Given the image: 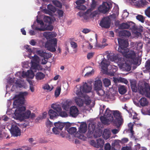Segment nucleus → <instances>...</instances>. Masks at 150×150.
Returning <instances> with one entry per match:
<instances>
[{"label": "nucleus", "instance_id": "57", "mask_svg": "<svg viewBox=\"0 0 150 150\" xmlns=\"http://www.w3.org/2000/svg\"><path fill=\"white\" fill-rule=\"evenodd\" d=\"M77 8L81 10H84L86 9V7L83 5H79L76 6Z\"/></svg>", "mask_w": 150, "mask_h": 150}, {"label": "nucleus", "instance_id": "23", "mask_svg": "<svg viewBox=\"0 0 150 150\" xmlns=\"http://www.w3.org/2000/svg\"><path fill=\"white\" fill-rule=\"evenodd\" d=\"M136 2V4H135L139 7H142L146 6L147 3L146 0L138 1Z\"/></svg>", "mask_w": 150, "mask_h": 150}, {"label": "nucleus", "instance_id": "34", "mask_svg": "<svg viewBox=\"0 0 150 150\" xmlns=\"http://www.w3.org/2000/svg\"><path fill=\"white\" fill-rule=\"evenodd\" d=\"M70 103L69 101H67L63 104L62 107L65 110L67 111L69 108H70Z\"/></svg>", "mask_w": 150, "mask_h": 150}, {"label": "nucleus", "instance_id": "46", "mask_svg": "<svg viewBox=\"0 0 150 150\" xmlns=\"http://www.w3.org/2000/svg\"><path fill=\"white\" fill-rule=\"evenodd\" d=\"M136 19L142 23L144 22L145 18L144 16L141 15H139L136 16Z\"/></svg>", "mask_w": 150, "mask_h": 150}, {"label": "nucleus", "instance_id": "6", "mask_svg": "<svg viewBox=\"0 0 150 150\" xmlns=\"http://www.w3.org/2000/svg\"><path fill=\"white\" fill-rule=\"evenodd\" d=\"M52 108L55 110L59 113V115L62 117H67L68 116V115L65 111H62V108L59 105H57L55 104H53L52 105Z\"/></svg>", "mask_w": 150, "mask_h": 150}, {"label": "nucleus", "instance_id": "7", "mask_svg": "<svg viewBox=\"0 0 150 150\" xmlns=\"http://www.w3.org/2000/svg\"><path fill=\"white\" fill-rule=\"evenodd\" d=\"M110 19L108 17H104L100 21L99 25L103 28H108L110 27Z\"/></svg>", "mask_w": 150, "mask_h": 150}, {"label": "nucleus", "instance_id": "31", "mask_svg": "<svg viewBox=\"0 0 150 150\" xmlns=\"http://www.w3.org/2000/svg\"><path fill=\"white\" fill-rule=\"evenodd\" d=\"M118 91L120 94L123 95L126 92L127 90L125 86H121L119 87Z\"/></svg>", "mask_w": 150, "mask_h": 150}, {"label": "nucleus", "instance_id": "1", "mask_svg": "<svg viewBox=\"0 0 150 150\" xmlns=\"http://www.w3.org/2000/svg\"><path fill=\"white\" fill-rule=\"evenodd\" d=\"M138 89L141 94L150 98V87L148 83L145 82L144 84L139 85Z\"/></svg>", "mask_w": 150, "mask_h": 150}, {"label": "nucleus", "instance_id": "61", "mask_svg": "<svg viewBox=\"0 0 150 150\" xmlns=\"http://www.w3.org/2000/svg\"><path fill=\"white\" fill-rule=\"evenodd\" d=\"M53 27L52 25H48L46 28H44L45 30H49L52 31L53 29Z\"/></svg>", "mask_w": 150, "mask_h": 150}, {"label": "nucleus", "instance_id": "44", "mask_svg": "<svg viewBox=\"0 0 150 150\" xmlns=\"http://www.w3.org/2000/svg\"><path fill=\"white\" fill-rule=\"evenodd\" d=\"M32 64L31 67V69H38V67L39 66V65L36 62L31 61Z\"/></svg>", "mask_w": 150, "mask_h": 150}, {"label": "nucleus", "instance_id": "50", "mask_svg": "<svg viewBox=\"0 0 150 150\" xmlns=\"http://www.w3.org/2000/svg\"><path fill=\"white\" fill-rule=\"evenodd\" d=\"M53 3L56 6L59 8H61L62 7V3L58 1H53Z\"/></svg>", "mask_w": 150, "mask_h": 150}, {"label": "nucleus", "instance_id": "37", "mask_svg": "<svg viewBox=\"0 0 150 150\" xmlns=\"http://www.w3.org/2000/svg\"><path fill=\"white\" fill-rule=\"evenodd\" d=\"M47 8L52 13H55L56 11V8L51 4H49L47 6Z\"/></svg>", "mask_w": 150, "mask_h": 150}, {"label": "nucleus", "instance_id": "38", "mask_svg": "<svg viewBox=\"0 0 150 150\" xmlns=\"http://www.w3.org/2000/svg\"><path fill=\"white\" fill-rule=\"evenodd\" d=\"M15 84L16 88H21L23 86V83L21 80H18L16 81Z\"/></svg>", "mask_w": 150, "mask_h": 150}, {"label": "nucleus", "instance_id": "62", "mask_svg": "<svg viewBox=\"0 0 150 150\" xmlns=\"http://www.w3.org/2000/svg\"><path fill=\"white\" fill-rule=\"evenodd\" d=\"M25 49L27 50L29 53L32 52L33 51V50L30 48V46L29 45H27L25 47Z\"/></svg>", "mask_w": 150, "mask_h": 150}, {"label": "nucleus", "instance_id": "21", "mask_svg": "<svg viewBox=\"0 0 150 150\" xmlns=\"http://www.w3.org/2000/svg\"><path fill=\"white\" fill-rule=\"evenodd\" d=\"M119 34L120 37H128L131 35V34L129 31L127 30H123L120 31Z\"/></svg>", "mask_w": 150, "mask_h": 150}, {"label": "nucleus", "instance_id": "33", "mask_svg": "<svg viewBox=\"0 0 150 150\" xmlns=\"http://www.w3.org/2000/svg\"><path fill=\"white\" fill-rule=\"evenodd\" d=\"M104 141L103 139L100 138L98 139L97 140V146L98 148L99 147H103L104 144Z\"/></svg>", "mask_w": 150, "mask_h": 150}, {"label": "nucleus", "instance_id": "53", "mask_svg": "<svg viewBox=\"0 0 150 150\" xmlns=\"http://www.w3.org/2000/svg\"><path fill=\"white\" fill-rule=\"evenodd\" d=\"M70 44L71 47L73 49L76 48L78 47L77 44L73 41H71Z\"/></svg>", "mask_w": 150, "mask_h": 150}, {"label": "nucleus", "instance_id": "11", "mask_svg": "<svg viewBox=\"0 0 150 150\" xmlns=\"http://www.w3.org/2000/svg\"><path fill=\"white\" fill-rule=\"evenodd\" d=\"M121 53L126 58L131 59L136 57V54L133 50H129L128 48L123 52Z\"/></svg>", "mask_w": 150, "mask_h": 150}, {"label": "nucleus", "instance_id": "45", "mask_svg": "<svg viewBox=\"0 0 150 150\" xmlns=\"http://www.w3.org/2000/svg\"><path fill=\"white\" fill-rule=\"evenodd\" d=\"M100 119L102 122L104 124H106L108 122V120L107 118L104 116H101L100 117Z\"/></svg>", "mask_w": 150, "mask_h": 150}, {"label": "nucleus", "instance_id": "24", "mask_svg": "<svg viewBox=\"0 0 150 150\" xmlns=\"http://www.w3.org/2000/svg\"><path fill=\"white\" fill-rule=\"evenodd\" d=\"M139 102L141 106L142 107L146 106L148 104V101L145 97H142L139 100Z\"/></svg>", "mask_w": 150, "mask_h": 150}, {"label": "nucleus", "instance_id": "9", "mask_svg": "<svg viewBox=\"0 0 150 150\" xmlns=\"http://www.w3.org/2000/svg\"><path fill=\"white\" fill-rule=\"evenodd\" d=\"M131 27L134 28L135 27L134 23L131 21H128L126 23H123L119 25V28L120 29H128Z\"/></svg>", "mask_w": 150, "mask_h": 150}, {"label": "nucleus", "instance_id": "17", "mask_svg": "<svg viewBox=\"0 0 150 150\" xmlns=\"http://www.w3.org/2000/svg\"><path fill=\"white\" fill-rule=\"evenodd\" d=\"M87 130V125L86 123H82L80 125L78 132L80 134L85 133Z\"/></svg>", "mask_w": 150, "mask_h": 150}, {"label": "nucleus", "instance_id": "36", "mask_svg": "<svg viewBox=\"0 0 150 150\" xmlns=\"http://www.w3.org/2000/svg\"><path fill=\"white\" fill-rule=\"evenodd\" d=\"M75 102L80 107L83 106L84 102L80 98H77L75 99Z\"/></svg>", "mask_w": 150, "mask_h": 150}, {"label": "nucleus", "instance_id": "22", "mask_svg": "<svg viewBox=\"0 0 150 150\" xmlns=\"http://www.w3.org/2000/svg\"><path fill=\"white\" fill-rule=\"evenodd\" d=\"M48 114L50 119H53L54 118L58 116L57 112L51 109L49 110Z\"/></svg>", "mask_w": 150, "mask_h": 150}, {"label": "nucleus", "instance_id": "64", "mask_svg": "<svg viewBox=\"0 0 150 150\" xmlns=\"http://www.w3.org/2000/svg\"><path fill=\"white\" fill-rule=\"evenodd\" d=\"M76 93L77 96H78L79 97H81L82 93L81 90L80 89H78L76 91Z\"/></svg>", "mask_w": 150, "mask_h": 150}, {"label": "nucleus", "instance_id": "18", "mask_svg": "<svg viewBox=\"0 0 150 150\" xmlns=\"http://www.w3.org/2000/svg\"><path fill=\"white\" fill-rule=\"evenodd\" d=\"M54 125L55 126V127L60 129V130H62L65 125H66L65 129H67V128H68V127H67V125L66 124V123L58 122L55 123H54Z\"/></svg>", "mask_w": 150, "mask_h": 150}, {"label": "nucleus", "instance_id": "16", "mask_svg": "<svg viewBox=\"0 0 150 150\" xmlns=\"http://www.w3.org/2000/svg\"><path fill=\"white\" fill-rule=\"evenodd\" d=\"M101 66L102 69L104 71H107L108 70V62L105 58H104L101 62Z\"/></svg>", "mask_w": 150, "mask_h": 150}, {"label": "nucleus", "instance_id": "15", "mask_svg": "<svg viewBox=\"0 0 150 150\" xmlns=\"http://www.w3.org/2000/svg\"><path fill=\"white\" fill-rule=\"evenodd\" d=\"M37 54L40 56L43 57L44 58H49L52 57V54L51 53H47L44 52L42 50L38 51Z\"/></svg>", "mask_w": 150, "mask_h": 150}, {"label": "nucleus", "instance_id": "19", "mask_svg": "<svg viewBox=\"0 0 150 150\" xmlns=\"http://www.w3.org/2000/svg\"><path fill=\"white\" fill-rule=\"evenodd\" d=\"M92 89L91 86L85 83L83 86L82 91L83 92L88 93L91 92Z\"/></svg>", "mask_w": 150, "mask_h": 150}, {"label": "nucleus", "instance_id": "14", "mask_svg": "<svg viewBox=\"0 0 150 150\" xmlns=\"http://www.w3.org/2000/svg\"><path fill=\"white\" fill-rule=\"evenodd\" d=\"M35 115L34 113H31L29 110H27L25 112L22 113L23 120L25 119H28L30 118H33L35 117Z\"/></svg>", "mask_w": 150, "mask_h": 150}, {"label": "nucleus", "instance_id": "41", "mask_svg": "<svg viewBox=\"0 0 150 150\" xmlns=\"http://www.w3.org/2000/svg\"><path fill=\"white\" fill-rule=\"evenodd\" d=\"M97 94L99 96H103L105 94V92L102 89V88L99 89L97 90H96Z\"/></svg>", "mask_w": 150, "mask_h": 150}, {"label": "nucleus", "instance_id": "4", "mask_svg": "<svg viewBox=\"0 0 150 150\" xmlns=\"http://www.w3.org/2000/svg\"><path fill=\"white\" fill-rule=\"evenodd\" d=\"M119 47L118 51L121 53L128 49L127 47L128 46V41L126 40H124L120 38L118 39Z\"/></svg>", "mask_w": 150, "mask_h": 150}, {"label": "nucleus", "instance_id": "28", "mask_svg": "<svg viewBox=\"0 0 150 150\" xmlns=\"http://www.w3.org/2000/svg\"><path fill=\"white\" fill-rule=\"evenodd\" d=\"M43 35L47 40L50 39L54 37V35L52 33L50 32H45Z\"/></svg>", "mask_w": 150, "mask_h": 150}, {"label": "nucleus", "instance_id": "58", "mask_svg": "<svg viewBox=\"0 0 150 150\" xmlns=\"http://www.w3.org/2000/svg\"><path fill=\"white\" fill-rule=\"evenodd\" d=\"M57 13L58 15V17L60 18L61 17H62L63 16L64 12L63 11L61 10H58Z\"/></svg>", "mask_w": 150, "mask_h": 150}, {"label": "nucleus", "instance_id": "30", "mask_svg": "<svg viewBox=\"0 0 150 150\" xmlns=\"http://www.w3.org/2000/svg\"><path fill=\"white\" fill-rule=\"evenodd\" d=\"M122 68L126 71H129L131 69V66L127 63H123L122 64Z\"/></svg>", "mask_w": 150, "mask_h": 150}, {"label": "nucleus", "instance_id": "42", "mask_svg": "<svg viewBox=\"0 0 150 150\" xmlns=\"http://www.w3.org/2000/svg\"><path fill=\"white\" fill-rule=\"evenodd\" d=\"M61 91L60 86H58L56 88L55 91V96L56 97H57L59 95Z\"/></svg>", "mask_w": 150, "mask_h": 150}, {"label": "nucleus", "instance_id": "49", "mask_svg": "<svg viewBox=\"0 0 150 150\" xmlns=\"http://www.w3.org/2000/svg\"><path fill=\"white\" fill-rule=\"evenodd\" d=\"M90 12V11L88 10L85 12L84 15L83 16V17L85 19L87 20L89 16L91 15V14H90V13H89V12Z\"/></svg>", "mask_w": 150, "mask_h": 150}, {"label": "nucleus", "instance_id": "40", "mask_svg": "<svg viewBox=\"0 0 150 150\" xmlns=\"http://www.w3.org/2000/svg\"><path fill=\"white\" fill-rule=\"evenodd\" d=\"M103 83L104 86L106 87L109 86L111 83L110 80L107 78H105L103 80Z\"/></svg>", "mask_w": 150, "mask_h": 150}, {"label": "nucleus", "instance_id": "12", "mask_svg": "<svg viewBox=\"0 0 150 150\" xmlns=\"http://www.w3.org/2000/svg\"><path fill=\"white\" fill-rule=\"evenodd\" d=\"M69 114L72 117H76L79 114V110L77 107L73 106L70 108Z\"/></svg>", "mask_w": 150, "mask_h": 150}, {"label": "nucleus", "instance_id": "47", "mask_svg": "<svg viewBox=\"0 0 150 150\" xmlns=\"http://www.w3.org/2000/svg\"><path fill=\"white\" fill-rule=\"evenodd\" d=\"M42 88L44 89L47 90L48 91H50L52 90L53 87H52L51 88L49 84H45Z\"/></svg>", "mask_w": 150, "mask_h": 150}, {"label": "nucleus", "instance_id": "5", "mask_svg": "<svg viewBox=\"0 0 150 150\" xmlns=\"http://www.w3.org/2000/svg\"><path fill=\"white\" fill-rule=\"evenodd\" d=\"M17 96L18 95H16L14 97V99H15L13 103V107L14 108L18 107L24 103L23 98L20 96Z\"/></svg>", "mask_w": 150, "mask_h": 150}, {"label": "nucleus", "instance_id": "2", "mask_svg": "<svg viewBox=\"0 0 150 150\" xmlns=\"http://www.w3.org/2000/svg\"><path fill=\"white\" fill-rule=\"evenodd\" d=\"M113 116L115 118V119L113 120V125L115 126L118 128L123 123V120L121 113L118 110H113Z\"/></svg>", "mask_w": 150, "mask_h": 150}, {"label": "nucleus", "instance_id": "63", "mask_svg": "<svg viewBox=\"0 0 150 150\" xmlns=\"http://www.w3.org/2000/svg\"><path fill=\"white\" fill-rule=\"evenodd\" d=\"M111 148L110 145L108 143L106 144L105 145V150H110Z\"/></svg>", "mask_w": 150, "mask_h": 150}, {"label": "nucleus", "instance_id": "25", "mask_svg": "<svg viewBox=\"0 0 150 150\" xmlns=\"http://www.w3.org/2000/svg\"><path fill=\"white\" fill-rule=\"evenodd\" d=\"M15 117L17 120H23V118L22 116V113L19 111H18L16 110L14 112Z\"/></svg>", "mask_w": 150, "mask_h": 150}, {"label": "nucleus", "instance_id": "43", "mask_svg": "<svg viewBox=\"0 0 150 150\" xmlns=\"http://www.w3.org/2000/svg\"><path fill=\"white\" fill-rule=\"evenodd\" d=\"M117 67L115 66L114 65L112 66L111 69H110V71L112 72H111V75L112 76L114 75V73L117 71Z\"/></svg>", "mask_w": 150, "mask_h": 150}, {"label": "nucleus", "instance_id": "32", "mask_svg": "<svg viewBox=\"0 0 150 150\" xmlns=\"http://www.w3.org/2000/svg\"><path fill=\"white\" fill-rule=\"evenodd\" d=\"M44 21L46 23H51L53 22L52 19L50 17L45 16L43 18Z\"/></svg>", "mask_w": 150, "mask_h": 150}, {"label": "nucleus", "instance_id": "48", "mask_svg": "<svg viewBox=\"0 0 150 150\" xmlns=\"http://www.w3.org/2000/svg\"><path fill=\"white\" fill-rule=\"evenodd\" d=\"M108 44L106 43L96 44V47L97 48H103L107 46Z\"/></svg>", "mask_w": 150, "mask_h": 150}, {"label": "nucleus", "instance_id": "35", "mask_svg": "<svg viewBox=\"0 0 150 150\" xmlns=\"http://www.w3.org/2000/svg\"><path fill=\"white\" fill-rule=\"evenodd\" d=\"M45 75L41 72H38L36 75V77L37 79L41 80L44 78Z\"/></svg>", "mask_w": 150, "mask_h": 150}, {"label": "nucleus", "instance_id": "26", "mask_svg": "<svg viewBox=\"0 0 150 150\" xmlns=\"http://www.w3.org/2000/svg\"><path fill=\"white\" fill-rule=\"evenodd\" d=\"M111 133L110 131L107 129H104L103 134V137L106 139L109 138L110 137Z\"/></svg>", "mask_w": 150, "mask_h": 150}, {"label": "nucleus", "instance_id": "20", "mask_svg": "<svg viewBox=\"0 0 150 150\" xmlns=\"http://www.w3.org/2000/svg\"><path fill=\"white\" fill-rule=\"evenodd\" d=\"M94 89L96 91L98 89L102 88V82L100 80H98L95 81L94 85Z\"/></svg>", "mask_w": 150, "mask_h": 150}, {"label": "nucleus", "instance_id": "27", "mask_svg": "<svg viewBox=\"0 0 150 150\" xmlns=\"http://www.w3.org/2000/svg\"><path fill=\"white\" fill-rule=\"evenodd\" d=\"M132 91L134 92L137 91V82L135 81H132L130 82Z\"/></svg>", "mask_w": 150, "mask_h": 150}, {"label": "nucleus", "instance_id": "39", "mask_svg": "<svg viewBox=\"0 0 150 150\" xmlns=\"http://www.w3.org/2000/svg\"><path fill=\"white\" fill-rule=\"evenodd\" d=\"M85 99L84 103L86 105H89L91 102L90 97L87 96H85L84 97Z\"/></svg>", "mask_w": 150, "mask_h": 150}, {"label": "nucleus", "instance_id": "3", "mask_svg": "<svg viewBox=\"0 0 150 150\" xmlns=\"http://www.w3.org/2000/svg\"><path fill=\"white\" fill-rule=\"evenodd\" d=\"M57 40L54 38L50 40L49 42H47L45 45V47L48 50L53 52L56 50L55 47L57 46Z\"/></svg>", "mask_w": 150, "mask_h": 150}, {"label": "nucleus", "instance_id": "56", "mask_svg": "<svg viewBox=\"0 0 150 150\" xmlns=\"http://www.w3.org/2000/svg\"><path fill=\"white\" fill-rule=\"evenodd\" d=\"M61 130H60V129H57L56 127H54L52 128V131L53 133L56 134H59Z\"/></svg>", "mask_w": 150, "mask_h": 150}, {"label": "nucleus", "instance_id": "51", "mask_svg": "<svg viewBox=\"0 0 150 150\" xmlns=\"http://www.w3.org/2000/svg\"><path fill=\"white\" fill-rule=\"evenodd\" d=\"M133 62V64L136 65H139V57H134L133 58H132Z\"/></svg>", "mask_w": 150, "mask_h": 150}, {"label": "nucleus", "instance_id": "13", "mask_svg": "<svg viewBox=\"0 0 150 150\" xmlns=\"http://www.w3.org/2000/svg\"><path fill=\"white\" fill-rule=\"evenodd\" d=\"M113 113V110H111L108 108H107L105 111L104 116L107 118L109 121H112L114 120Z\"/></svg>", "mask_w": 150, "mask_h": 150}, {"label": "nucleus", "instance_id": "54", "mask_svg": "<svg viewBox=\"0 0 150 150\" xmlns=\"http://www.w3.org/2000/svg\"><path fill=\"white\" fill-rule=\"evenodd\" d=\"M16 110H18V111H19L20 112H22L23 111H24L26 110V108L24 106H19L18 107L16 108Z\"/></svg>", "mask_w": 150, "mask_h": 150}, {"label": "nucleus", "instance_id": "52", "mask_svg": "<svg viewBox=\"0 0 150 150\" xmlns=\"http://www.w3.org/2000/svg\"><path fill=\"white\" fill-rule=\"evenodd\" d=\"M145 67L147 70L150 69V60H148L146 62Z\"/></svg>", "mask_w": 150, "mask_h": 150}, {"label": "nucleus", "instance_id": "8", "mask_svg": "<svg viewBox=\"0 0 150 150\" xmlns=\"http://www.w3.org/2000/svg\"><path fill=\"white\" fill-rule=\"evenodd\" d=\"M12 135L14 137H18L21 135V130L16 125H12L10 129Z\"/></svg>", "mask_w": 150, "mask_h": 150}, {"label": "nucleus", "instance_id": "60", "mask_svg": "<svg viewBox=\"0 0 150 150\" xmlns=\"http://www.w3.org/2000/svg\"><path fill=\"white\" fill-rule=\"evenodd\" d=\"M94 70L93 69H92L91 71L87 72L85 74V76L86 77L90 76L94 74Z\"/></svg>", "mask_w": 150, "mask_h": 150}, {"label": "nucleus", "instance_id": "10", "mask_svg": "<svg viewBox=\"0 0 150 150\" xmlns=\"http://www.w3.org/2000/svg\"><path fill=\"white\" fill-rule=\"evenodd\" d=\"M109 4L106 2H103L102 5H100L98 8V10L100 12L106 13L110 9Z\"/></svg>", "mask_w": 150, "mask_h": 150}, {"label": "nucleus", "instance_id": "55", "mask_svg": "<svg viewBox=\"0 0 150 150\" xmlns=\"http://www.w3.org/2000/svg\"><path fill=\"white\" fill-rule=\"evenodd\" d=\"M145 13L146 16L150 18V6L148 7L145 10Z\"/></svg>", "mask_w": 150, "mask_h": 150}, {"label": "nucleus", "instance_id": "59", "mask_svg": "<svg viewBox=\"0 0 150 150\" xmlns=\"http://www.w3.org/2000/svg\"><path fill=\"white\" fill-rule=\"evenodd\" d=\"M28 94V93L27 92H24L21 93L20 94L18 95V97H21V98H23L24 100V96L27 95Z\"/></svg>", "mask_w": 150, "mask_h": 150}, {"label": "nucleus", "instance_id": "29", "mask_svg": "<svg viewBox=\"0 0 150 150\" xmlns=\"http://www.w3.org/2000/svg\"><path fill=\"white\" fill-rule=\"evenodd\" d=\"M68 125H67V132L69 134H73L74 133H75L76 132L77 129L76 128L74 127H72L69 128V129H68L69 128V127L70 126V124H68Z\"/></svg>", "mask_w": 150, "mask_h": 150}]
</instances>
